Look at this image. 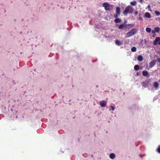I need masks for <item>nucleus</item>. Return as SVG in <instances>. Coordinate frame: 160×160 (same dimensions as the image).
Listing matches in <instances>:
<instances>
[{"label":"nucleus","instance_id":"f257e3e1","mask_svg":"<svg viewBox=\"0 0 160 160\" xmlns=\"http://www.w3.org/2000/svg\"><path fill=\"white\" fill-rule=\"evenodd\" d=\"M126 22H124V23H122L119 25L118 27V28L119 29H124V28H131L132 26H134L133 24H125Z\"/></svg>","mask_w":160,"mask_h":160},{"label":"nucleus","instance_id":"b1692460","mask_svg":"<svg viewBox=\"0 0 160 160\" xmlns=\"http://www.w3.org/2000/svg\"><path fill=\"white\" fill-rule=\"evenodd\" d=\"M110 108H111L112 111H114L115 109L112 106H110Z\"/></svg>","mask_w":160,"mask_h":160},{"label":"nucleus","instance_id":"2eb2a0df","mask_svg":"<svg viewBox=\"0 0 160 160\" xmlns=\"http://www.w3.org/2000/svg\"><path fill=\"white\" fill-rule=\"evenodd\" d=\"M114 22L115 23H119L121 22V20L119 18H116L114 19Z\"/></svg>","mask_w":160,"mask_h":160},{"label":"nucleus","instance_id":"ddd939ff","mask_svg":"<svg viewBox=\"0 0 160 160\" xmlns=\"http://www.w3.org/2000/svg\"><path fill=\"white\" fill-rule=\"evenodd\" d=\"M154 30L156 32H159L160 31V28L158 27H156L154 28Z\"/></svg>","mask_w":160,"mask_h":160},{"label":"nucleus","instance_id":"7ed1b4c3","mask_svg":"<svg viewBox=\"0 0 160 160\" xmlns=\"http://www.w3.org/2000/svg\"><path fill=\"white\" fill-rule=\"evenodd\" d=\"M137 32V30L135 28L132 29L130 32L127 33L126 38H129L135 35Z\"/></svg>","mask_w":160,"mask_h":160},{"label":"nucleus","instance_id":"20e7f679","mask_svg":"<svg viewBox=\"0 0 160 160\" xmlns=\"http://www.w3.org/2000/svg\"><path fill=\"white\" fill-rule=\"evenodd\" d=\"M103 7L104 8L105 10L108 11L110 9V5L108 2H105L103 4Z\"/></svg>","mask_w":160,"mask_h":160},{"label":"nucleus","instance_id":"9d476101","mask_svg":"<svg viewBox=\"0 0 160 160\" xmlns=\"http://www.w3.org/2000/svg\"><path fill=\"white\" fill-rule=\"evenodd\" d=\"M144 16L146 18H150L151 17V14L148 12H147L145 13Z\"/></svg>","mask_w":160,"mask_h":160},{"label":"nucleus","instance_id":"c85d7f7f","mask_svg":"<svg viewBox=\"0 0 160 160\" xmlns=\"http://www.w3.org/2000/svg\"><path fill=\"white\" fill-rule=\"evenodd\" d=\"M155 36H156V34H153L152 37L154 38L155 37Z\"/></svg>","mask_w":160,"mask_h":160},{"label":"nucleus","instance_id":"1a4fd4ad","mask_svg":"<svg viewBox=\"0 0 160 160\" xmlns=\"http://www.w3.org/2000/svg\"><path fill=\"white\" fill-rule=\"evenodd\" d=\"M116 12L118 15L120 14V9L119 7H117L116 8Z\"/></svg>","mask_w":160,"mask_h":160},{"label":"nucleus","instance_id":"5701e85b","mask_svg":"<svg viewBox=\"0 0 160 160\" xmlns=\"http://www.w3.org/2000/svg\"><path fill=\"white\" fill-rule=\"evenodd\" d=\"M152 31V33L153 34H156L155 33L156 32H155V31L154 30H153L152 31Z\"/></svg>","mask_w":160,"mask_h":160},{"label":"nucleus","instance_id":"6ab92c4d","mask_svg":"<svg viewBox=\"0 0 160 160\" xmlns=\"http://www.w3.org/2000/svg\"><path fill=\"white\" fill-rule=\"evenodd\" d=\"M146 31L148 33H150L151 31V29L149 28H146Z\"/></svg>","mask_w":160,"mask_h":160},{"label":"nucleus","instance_id":"7c9ffc66","mask_svg":"<svg viewBox=\"0 0 160 160\" xmlns=\"http://www.w3.org/2000/svg\"><path fill=\"white\" fill-rule=\"evenodd\" d=\"M158 44L159 45H160V40L159 41V42H158Z\"/></svg>","mask_w":160,"mask_h":160},{"label":"nucleus","instance_id":"9b49d317","mask_svg":"<svg viewBox=\"0 0 160 160\" xmlns=\"http://www.w3.org/2000/svg\"><path fill=\"white\" fill-rule=\"evenodd\" d=\"M115 44L119 46L122 44V43L120 41L117 40L115 41Z\"/></svg>","mask_w":160,"mask_h":160},{"label":"nucleus","instance_id":"412c9836","mask_svg":"<svg viewBox=\"0 0 160 160\" xmlns=\"http://www.w3.org/2000/svg\"><path fill=\"white\" fill-rule=\"evenodd\" d=\"M155 13L156 14L157 16H159L160 15V12L157 11H155Z\"/></svg>","mask_w":160,"mask_h":160},{"label":"nucleus","instance_id":"423d86ee","mask_svg":"<svg viewBox=\"0 0 160 160\" xmlns=\"http://www.w3.org/2000/svg\"><path fill=\"white\" fill-rule=\"evenodd\" d=\"M160 40V38L159 37H156L155 38V40L154 41L153 43L154 45H157L158 44V42H159Z\"/></svg>","mask_w":160,"mask_h":160},{"label":"nucleus","instance_id":"aec40b11","mask_svg":"<svg viewBox=\"0 0 160 160\" xmlns=\"http://www.w3.org/2000/svg\"><path fill=\"white\" fill-rule=\"evenodd\" d=\"M137 48H136L135 47H133L131 48V50L132 52H134L136 51Z\"/></svg>","mask_w":160,"mask_h":160},{"label":"nucleus","instance_id":"393cba45","mask_svg":"<svg viewBox=\"0 0 160 160\" xmlns=\"http://www.w3.org/2000/svg\"><path fill=\"white\" fill-rule=\"evenodd\" d=\"M118 14H117V13L116 14H115L114 15V17L115 18H116L118 17Z\"/></svg>","mask_w":160,"mask_h":160},{"label":"nucleus","instance_id":"f8f14e48","mask_svg":"<svg viewBox=\"0 0 160 160\" xmlns=\"http://www.w3.org/2000/svg\"><path fill=\"white\" fill-rule=\"evenodd\" d=\"M138 60L140 61H142L143 60V58L141 55H139L138 56Z\"/></svg>","mask_w":160,"mask_h":160},{"label":"nucleus","instance_id":"c756f323","mask_svg":"<svg viewBox=\"0 0 160 160\" xmlns=\"http://www.w3.org/2000/svg\"><path fill=\"white\" fill-rule=\"evenodd\" d=\"M140 2L141 3H142L143 2V0H139Z\"/></svg>","mask_w":160,"mask_h":160},{"label":"nucleus","instance_id":"4468645a","mask_svg":"<svg viewBox=\"0 0 160 160\" xmlns=\"http://www.w3.org/2000/svg\"><path fill=\"white\" fill-rule=\"evenodd\" d=\"M153 86L155 88H158L159 87V84L157 82H155L154 83Z\"/></svg>","mask_w":160,"mask_h":160},{"label":"nucleus","instance_id":"cd10ccee","mask_svg":"<svg viewBox=\"0 0 160 160\" xmlns=\"http://www.w3.org/2000/svg\"><path fill=\"white\" fill-rule=\"evenodd\" d=\"M135 14L137 15L138 14V12L136 11L135 13Z\"/></svg>","mask_w":160,"mask_h":160},{"label":"nucleus","instance_id":"4be33fe9","mask_svg":"<svg viewBox=\"0 0 160 160\" xmlns=\"http://www.w3.org/2000/svg\"><path fill=\"white\" fill-rule=\"evenodd\" d=\"M160 146H159V147L158 148H157V151H158V152H159V153H160Z\"/></svg>","mask_w":160,"mask_h":160},{"label":"nucleus","instance_id":"0eeeda50","mask_svg":"<svg viewBox=\"0 0 160 160\" xmlns=\"http://www.w3.org/2000/svg\"><path fill=\"white\" fill-rule=\"evenodd\" d=\"M99 104L103 108L106 107L107 103L106 102L104 101H102L100 102Z\"/></svg>","mask_w":160,"mask_h":160},{"label":"nucleus","instance_id":"dca6fc26","mask_svg":"<svg viewBox=\"0 0 160 160\" xmlns=\"http://www.w3.org/2000/svg\"><path fill=\"white\" fill-rule=\"evenodd\" d=\"M110 158L111 159H113L115 158V155L114 153H111L109 156Z\"/></svg>","mask_w":160,"mask_h":160},{"label":"nucleus","instance_id":"39448f33","mask_svg":"<svg viewBox=\"0 0 160 160\" xmlns=\"http://www.w3.org/2000/svg\"><path fill=\"white\" fill-rule=\"evenodd\" d=\"M156 62L157 61L155 60L152 61L149 63V67L151 68L153 67L155 64Z\"/></svg>","mask_w":160,"mask_h":160},{"label":"nucleus","instance_id":"a211bd4d","mask_svg":"<svg viewBox=\"0 0 160 160\" xmlns=\"http://www.w3.org/2000/svg\"><path fill=\"white\" fill-rule=\"evenodd\" d=\"M139 66L138 65H135L134 67V69L136 70H138L139 69Z\"/></svg>","mask_w":160,"mask_h":160},{"label":"nucleus","instance_id":"6e6552de","mask_svg":"<svg viewBox=\"0 0 160 160\" xmlns=\"http://www.w3.org/2000/svg\"><path fill=\"white\" fill-rule=\"evenodd\" d=\"M142 75L143 76L148 77L149 76L148 72L147 71H143L142 72Z\"/></svg>","mask_w":160,"mask_h":160},{"label":"nucleus","instance_id":"a878e982","mask_svg":"<svg viewBox=\"0 0 160 160\" xmlns=\"http://www.w3.org/2000/svg\"><path fill=\"white\" fill-rule=\"evenodd\" d=\"M157 61L159 62H160V58H158V59H157Z\"/></svg>","mask_w":160,"mask_h":160},{"label":"nucleus","instance_id":"f3484780","mask_svg":"<svg viewBox=\"0 0 160 160\" xmlns=\"http://www.w3.org/2000/svg\"><path fill=\"white\" fill-rule=\"evenodd\" d=\"M137 3V2L136 1H134L132 2H130L131 4L133 6H135L136 5Z\"/></svg>","mask_w":160,"mask_h":160},{"label":"nucleus","instance_id":"bb28decb","mask_svg":"<svg viewBox=\"0 0 160 160\" xmlns=\"http://www.w3.org/2000/svg\"><path fill=\"white\" fill-rule=\"evenodd\" d=\"M138 19H139L140 20H142V18L141 17H139Z\"/></svg>","mask_w":160,"mask_h":160},{"label":"nucleus","instance_id":"f03ea898","mask_svg":"<svg viewBox=\"0 0 160 160\" xmlns=\"http://www.w3.org/2000/svg\"><path fill=\"white\" fill-rule=\"evenodd\" d=\"M134 11V9L130 6L127 7L124 11L123 13L127 14V13H132Z\"/></svg>","mask_w":160,"mask_h":160}]
</instances>
